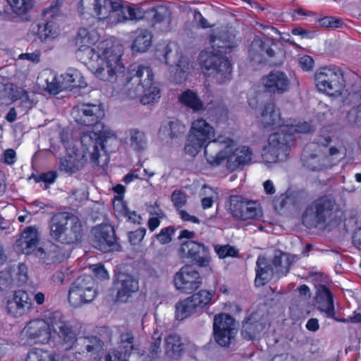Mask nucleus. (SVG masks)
I'll use <instances>...</instances> for the list:
<instances>
[{"label":"nucleus","mask_w":361,"mask_h":361,"mask_svg":"<svg viewBox=\"0 0 361 361\" xmlns=\"http://www.w3.org/2000/svg\"><path fill=\"white\" fill-rule=\"evenodd\" d=\"M98 39L99 34L95 30L80 28L76 37L78 47L77 57L88 66L97 78L106 82L116 81L125 70L121 60L123 46L118 42L106 39L91 47Z\"/></svg>","instance_id":"nucleus-1"},{"label":"nucleus","mask_w":361,"mask_h":361,"mask_svg":"<svg viewBox=\"0 0 361 361\" xmlns=\"http://www.w3.org/2000/svg\"><path fill=\"white\" fill-rule=\"evenodd\" d=\"M104 149L94 142L91 134L82 133L79 140L69 142L66 147V155L59 159V170L72 176L84 169L88 158L95 166L99 164V159Z\"/></svg>","instance_id":"nucleus-2"},{"label":"nucleus","mask_w":361,"mask_h":361,"mask_svg":"<svg viewBox=\"0 0 361 361\" xmlns=\"http://www.w3.org/2000/svg\"><path fill=\"white\" fill-rule=\"evenodd\" d=\"M161 353V334L154 331L148 347V354L141 351L135 344V336L130 331L122 333L116 346L97 361H154Z\"/></svg>","instance_id":"nucleus-3"},{"label":"nucleus","mask_w":361,"mask_h":361,"mask_svg":"<svg viewBox=\"0 0 361 361\" xmlns=\"http://www.w3.org/2000/svg\"><path fill=\"white\" fill-rule=\"evenodd\" d=\"M81 16H92L99 20L113 19L121 23L126 20L142 19L145 11L137 6L123 5L121 0H81L78 8Z\"/></svg>","instance_id":"nucleus-4"},{"label":"nucleus","mask_w":361,"mask_h":361,"mask_svg":"<svg viewBox=\"0 0 361 361\" xmlns=\"http://www.w3.org/2000/svg\"><path fill=\"white\" fill-rule=\"evenodd\" d=\"M204 156L211 166H219L226 160V167L231 171L248 164L252 159V153L248 147H237L232 138L221 135L205 146Z\"/></svg>","instance_id":"nucleus-5"},{"label":"nucleus","mask_w":361,"mask_h":361,"mask_svg":"<svg viewBox=\"0 0 361 361\" xmlns=\"http://www.w3.org/2000/svg\"><path fill=\"white\" fill-rule=\"evenodd\" d=\"M72 115L79 124L91 126V130L82 133H89L101 149L107 147L108 142H117L116 133L99 121L104 116V109L100 104H82L73 109Z\"/></svg>","instance_id":"nucleus-6"},{"label":"nucleus","mask_w":361,"mask_h":361,"mask_svg":"<svg viewBox=\"0 0 361 361\" xmlns=\"http://www.w3.org/2000/svg\"><path fill=\"white\" fill-rule=\"evenodd\" d=\"M153 80L154 74L149 66H137L128 71L125 78L123 94L130 99L142 94L140 102L143 104L157 102L160 98V91Z\"/></svg>","instance_id":"nucleus-7"},{"label":"nucleus","mask_w":361,"mask_h":361,"mask_svg":"<svg viewBox=\"0 0 361 361\" xmlns=\"http://www.w3.org/2000/svg\"><path fill=\"white\" fill-rule=\"evenodd\" d=\"M51 237L62 243L70 244L79 240L82 225L79 219L67 212H59L52 216L49 221Z\"/></svg>","instance_id":"nucleus-8"},{"label":"nucleus","mask_w":361,"mask_h":361,"mask_svg":"<svg viewBox=\"0 0 361 361\" xmlns=\"http://www.w3.org/2000/svg\"><path fill=\"white\" fill-rule=\"evenodd\" d=\"M334 206V201L329 196L317 198L307 208L303 223L309 227L331 224L336 218Z\"/></svg>","instance_id":"nucleus-9"},{"label":"nucleus","mask_w":361,"mask_h":361,"mask_svg":"<svg viewBox=\"0 0 361 361\" xmlns=\"http://www.w3.org/2000/svg\"><path fill=\"white\" fill-rule=\"evenodd\" d=\"M39 241V236L37 228L30 226L21 233L20 238L15 243V249L18 252L25 255L34 253L47 263L54 262L56 256L52 253V251L55 252L56 247L51 245L49 250H45L44 248L37 247Z\"/></svg>","instance_id":"nucleus-10"},{"label":"nucleus","mask_w":361,"mask_h":361,"mask_svg":"<svg viewBox=\"0 0 361 361\" xmlns=\"http://www.w3.org/2000/svg\"><path fill=\"white\" fill-rule=\"evenodd\" d=\"M199 62L206 74L212 76L216 82L223 84L231 79V63L218 53L202 51L199 56Z\"/></svg>","instance_id":"nucleus-11"},{"label":"nucleus","mask_w":361,"mask_h":361,"mask_svg":"<svg viewBox=\"0 0 361 361\" xmlns=\"http://www.w3.org/2000/svg\"><path fill=\"white\" fill-rule=\"evenodd\" d=\"M317 90L330 96L340 95L343 90V78L341 71L336 66H324L314 74Z\"/></svg>","instance_id":"nucleus-12"},{"label":"nucleus","mask_w":361,"mask_h":361,"mask_svg":"<svg viewBox=\"0 0 361 361\" xmlns=\"http://www.w3.org/2000/svg\"><path fill=\"white\" fill-rule=\"evenodd\" d=\"M97 290L94 279L89 275L78 277L71 286L68 302L74 307L92 302L97 296Z\"/></svg>","instance_id":"nucleus-13"},{"label":"nucleus","mask_w":361,"mask_h":361,"mask_svg":"<svg viewBox=\"0 0 361 361\" xmlns=\"http://www.w3.org/2000/svg\"><path fill=\"white\" fill-rule=\"evenodd\" d=\"M292 138L287 132L279 131L269 135L268 144L264 148L262 157L265 161L275 163L286 160L290 152Z\"/></svg>","instance_id":"nucleus-14"},{"label":"nucleus","mask_w":361,"mask_h":361,"mask_svg":"<svg viewBox=\"0 0 361 361\" xmlns=\"http://www.w3.org/2000/svg\"><path fill=\"white\" fill-rule=\"evenodd\" d=\"M54 312H48L44 319L30 320L21 331V335L35 343L47 344L51 338L52 317Z\"/></svg>","instance_id":"nucleus-15"},{"label":"nucleus","mask_w":361,"mask_h":361,"mask_svg":"<svg viewBox=\"0 0 361 361\" xmlns=\"http://www.w3.org/2000/svg\"><path fill=\"white\" fill-rule=\"evenodd\" d=\"M51 322L52 323V330L57 334V338L55 341V347L59 350H75L77 338L75 332L72 330L71 326L63 319V317L60 312H54Z\"/></svg>","instance_id":"nucleus-16"},{"label":"nucleus","mask_w":361,"mask_h":361,"mask_svg":"<svg viewBox=\"0 0 361 361\" xmlns=\"http://www.w3.org/2000/svg\"><path fill=\"white\" fill-rule=\"evenodd\" d=\"M214 336L221 346H228L237 334L235 320L228 314L221 313L214 316Z\"/></svg>","instance_id":"nucleus-17"},{"label":"nucleus","mask_w":361,"mask_h":361,"mask_svg":"<svg viewBox=\"0 0 361 361\" xmlns=\"http://www.w3.org/2000/svg\"><path fill=\"white\" fill-rule=\"evenodd\" d=\"M173 285L176 290L183 293H190L202 284L199 271L192 265L183 266L173 276Z\"/></svg>","instance_id":"nucleus-18"},{"label":"nucleus","mask_w":361,"mask_h":361,"mask_svg":"<svg viewBox=\"0 0 361 361\" xmlns=\"http://www.w3.org/2000/svg\"><path fill=\"white\" fill-rule=\"evenodd\" d=\"M229 210L235 218L243 221L256 219L262 215L261 209L255 202L247 200L239 195L231 197Z\"/></svg>","instance_id":"nucleus-19"},{"label":"nucleus","mask_w":361,"mask_h":361,"mask_svg":"<svg viewBox=\"0 0 361 361\" xmlns=\"http://www.w3.org/2000/svg\"><path fill=\"white\" fill-rule=\"evenodd\" d=\"M104 349V342L96 336H88L78 338L75 344V354L78 359L86 361H94Z\"/></svg>","instance_id":"nucleus-20"},{"label":"nucleus","mask_w":361,"mask_h":361,"mask_svg":"<svg viewBox=\"0 0 361 361\" xmlns=\"http://www.w3.org/2000/svg\"><path fill=\"white\" fill-rule=\"evenodd\" d=\"M179 252L183 258H187L200 267L208 266L211 260L209 249L203 244L192 240L183 243Z\"/></svg>","instance_id":"nucleus-21"},{"label":"nucleus","mask_w":361,"mask_h":361,"mask_svg":"<svg viewBox=\"0 0 361 361\" xmlns=\"http://www.w3.org/2000/svg\"><path fill=\"white\" fill-rule=\"evenodd\" d=\"M268 315L256 312L252 313L243 324L242 335L247 340L259 337L269 326Z\"/></svg>","instance_id":"nucleus-22"},{"label":"nucleus","mask_w":361,"mask_h":361,"mask_svg":"<svg viewBox=\"0 0 361 361\" xmlns=\"http://www.w3.org/2000/svg\"><path fill=\"white\" fill-rule=\"evenodd\" d=\"M258 119L264 128L279 129L282 132H285L288 126L287 119L281 117L280 109L274 103H267L264 106Z\"/></svg>","instance_id":"nucleus-23"},{"label":"nucleus","mask_w":361,"mask_h":361,"mask_svg":"<svg viewBox=\"0 0 361 361\" xmlns=\"http://www.w3.org/2000/svg\"><path fill=\"white\" fill-rule=\"evenodd\" d=\"M92 234V243L95 248L102 252H109L115 249L116 245L114 228L110 225L104 224L94 227Z\"/></svg>","instance_id":"nucleus-24"},{"label":"nucleus","mask_w":361,"mask_h":361,"mask_svg":"<svg viewBox=\"0 0 361 361\" xmlns=\"http://www.w3.org/2000/svg\"><path fill=\"white\" fill-rule=\"evenodd\" d=\"M262 84L266 92L274 94H282L288 91L290 80L282 71H271L262 78Z\"/></svg>","instance_id":"nucleus-25"},{"label":"nucleus","mask_w":361,"mask_h":361,"mask_svg":"<svg viewBox=\"0 0 361 361\" xmlns=\"http://www.w3.org/2000/svg\"><path fill=\"white\" fill-rule=\"evenodd\" d=\"M116 290V300L120 302H126L133 293L139 290L138 281L133 276L124 273L117 275L114 282Z\"/></svg>","instance_id":"nucleus-26"},{"label":"nucleus","mask_w":361,"mask_h":361,"mask_svg":"<svg viewBox=\"0 0 361 361\" xmlns=\"http://www.w3.org/2000/svg\"><path fill=\"white\" fill-rule=\"evenodd\" d=\"M31 306V300L27 292L18 290L8 300L6 308L11 315L20 317L29 310Z\"/></svg>","instance_id":"nucleus-27"},{"label":"nucleus","mask_w":361,"mask_h":361,"mask_svg":"<svg viewBox=\"0 0 361 361\" xmlns=\"http://www.w3.org/2000/svg\"><path fill=\"white\" fill-rule=\"evenodd\" d=\"M173 50L176 51L174 56L178 59L177 61H175L176 68L173 78L176 83H181L186 79V72L189 66L188 60L186 57L178 53V49L175 44H171L166 47L164 58L167 63L170 62L171 58L173 56Z\"/></svg>","instance_id":"nucleus-28"},{"label":"nucleus","mask_w":361,"mask_h":361,"mask_svg":"<svg viewBox=\"0 0 361 361\" xmlns=\"http://www.w3.org/2000/svg\"><path fill=\"white\" fill-rule=\"evenodd\" d=\"M189 135L192 137L200 138L207 145L215 139L214 128L202 118H197L192 123Z\"/></svg>","instance_id":"nucleus-29"},{"label":"nucleus","mask_w":361,"mask_h":361,"mask_svg":"<svg viewBox=\"0 0 361 361\" xmlns=\"http://www.w3.org/2000/svg\"><path fill=\"white\" fill-rule=\"evenodd\" d=\"M38 84L51 94H56L63 90L60 77L49 69L44 70L37 78Z\"/></svg>","instance_id":"nucleus-30"},{"label":"nucleus","mask_w":361,"mask_h":361,"mask_svg":"<svg viewBox=\"0 0 361 361\" xmlns=\"http://www.w3.org/2000/svg\"><path fill=\"white\" fill-rule=\"evenodd\" d=\"M131 49L133 52L143 53L152 46V35L145 28H140L132 33Z\"/></svg>","instance_id":"nucleus-31"},{"label":"nucleus","mask_w":361,"mask_h":361,"mask_svg":"<svg viewBox=\"0 0 361 361\" xmlns=\"http://www.w3.org/2000/svg\"><path fill=\"white\" fill-rule=\"evenodd\" d=\"M297 260V257L288 253H284L281 250H275L271 259V264L275 274L278 276L286 274L293 262Z\"/></svg>","instance_id":"nucleus-32"},{"label":"nucleus","mask_w":361,"mask_h":361,"mask_svg":"<svg viewBox=\"0 0 361 361\" xmlns=\"http://www.w3.org/2000/svg\"><path fill=\"white\" fill-rule=\"evenodd\" d=\"M11 7L13 13H6L4 18L6 20L16 22L18 17L29 12L34 6L33 0H6Z\"/></svg>","instance_id":"nucleus-33"},{"label":"nucleus","mask_w":361,"mask_h":361,"mask_svg":"<svg viewBox=\"0 0 361 361\" xmlns=\"http://www.w3.org/2000/svg\"><path fill=\"white\" fill-rule=\"evenodd\" d=\"M275 274L272 265L268 264L264 256H259L256 262V277L255 280L257 286L267 283Z\"/></svg>","instance_id":"nucleus-34"},{"label":"nucleus","mask_w":361,"mask_h":361,"mask_svg":"<svg viewBox=\"0 0 361 361\" xmlns=\"http://www.w3.org/2000/svg\"><path fill=\"white\" fill-rule=\"evenodd\" d=\"M63 90L77 87H85L87 83L82 73L74 68H69L66 73L60 75Z\"/></svg>","instance_id":"nucleus-35"},{"label":"nucleus","mask_w":361,"mask_h":361,"mask_svg":"<svg viewBox=\"0 0 361 361\" xmlns=\"http://www.w3.org/2000/svg\"><path fill=\"white\" fill-rule=\"evenodd\" d=\"M318 295V309L324 312L327 317L334 318L335 312L332 295L329 290L324 286H320Z\"/></svg>","instance_id":"nucleus-36"},{"label":"nucleus","mask_w":361,"mask_h":361,"mask_svg":"<svg viewBox=\"0 0 361 361\" xmlns=\"http://www.w3.org/2000/svg\"><path fill=\"white\" fill-rule=\"evenodd\" d=\"M126 142L137 152L144 151L147 147V139L145 132L137 128L128 130Z\"/></svg>","instance_id":"nucleus-37"},{"label":"nucleus","mask_w":361,"mask_h":361,"mask_svg":"<svg viewBox=\"0 0 361 361\" xmlns=\"http://www.w3.org/2000/svg\"><path fill=\"white\" fill-rule=\"evenodd\" d=\"M332 141L333 140L330 136L326 135H321L317 138V143H312L310 145L308 146V149H315L317 146L319 147L322 146L324 148L322 154L324 157L326 156V152H328V155L329 157H337L342 149V144L341 142L338 141L335 146L330 147L329 149H326V147L329 146Z\"/></svg>","instance_id":"nucleus-38"},{"label":"nucleus","mask_w":361,"mask_h":361,"mask_svg":"<svg viewBox=\"0 0 361 361\" xmlns=\"http://www.w3.org/2000/svg\"><path fill=\"white\" fill-rule=\"evenodd\" d=\"M178 101L181 104L192 109L194 111L204 110V102L198 94L191 90H186L180 94Z\"/></svg>","instance_id":"nucleus-39"},{"label":"nucleus","mask_w":361,"mask_h":361,"mask_svg":"<svg viewBox=\"0 0 361 361\" xmlns=\"http://www.w3.org/2000/svg\"><path fill=\"white\" fill-rule=\"evenodd\" d=\"M267 54L269 56H274V51L267 47L264 42L259 38L255 39L249 49V55L252 60L261 62L262 57Z\"/></svg>","instance_id":"nucleus-40"},{"label":"nucleus","mask_w":361,"mask_h":361,"mask_svg":"<svg viewBox=\"0 0 361 361\" xmlns=\"http://www.w3.org/2000/svg\"><path fill=\"white\" fill-rule=\"evenodd\" d=\"M164 348L168 356L178 357L183 350V343L178 335L171 334L165 339Z\"/></svg>","instance_id":"nucleus-41"},{"label":"nucleus","mask_w":361,"mask_h":361,"mask_svg":"<svg viewBox=\"0 0 361 361\" xmlns=\"http://www.w3.org/2000/svg\"><path fill=\"white\" fill-rule=\"evenodd\" d=\"M286 123L288 126L286 127V130L290 137L295 134L308 133L314 130V126L309 122L287 119Z\"/></svg>","instance_id":"nucleus-42"},{"label":"nucleus","mask_w":361,"mask_h":361,"mask_svg":"<svg viewBox=\"0 0 361 361\" xmlns=\"http://www.w3.org/2000/svg\"><path fill=\"white\" fill-rule=\"evenodd\" d=\"M192 301L188 297L176 304V318L177 319L183 320L197 310Z\"/></svg>","instance_id":"nucleus-43"},{"label":"nucleus","mask_w":361,"mask_h":361,"mask_svg":"<svg viewBox=\"0 0 361 361\" xmlns=\"http://www.w3.org/2000/svg\"><path fill=\"white\" fill-rule=\"evenodd\" d=\"M37 27V35L42 41L53 39L59 34V27L53 21H49L43 25L39 24Z\"/></svg>","instance_id":"nucleus-44"},{"label":"nucleus","mask_w":361,"mask_h":361,"mask_svg":"<svg viewBox=\"0 0 361 361\" xmlns=\"http://www.w3.org/2000/svg\"><path fill=\"white\" fill-rule=\"evenodd\" d=\"M214 296V292L208 291L207 290H200L196 293H194L190 298L193 302L197 310L202 309L205 306L211 303L212 299Z\"/></svg>","instance_id":"nucleus-45"},{"label":"nucleus","mask_w":361,"mask_h":361,"mask_svg":"<svg viewBox=\"0 0 361 361\" xmlns=\"http://www.w3.org/2000/svg\"><path fill=\"white\" fill-rule=\"evenodd\" d=\"M310 149L308 147L303 154V162L304 165L309 169L312 171H319L322 169L324 166V164L321 163V157H322L321 154H310L307 155V151Z\"/></svg>","instance_id":"nucleus-46"},{"label":"nucleus","mask_w":361,"mask_h":361,"mask_svg":"<svg viewBox=\"0 0 361 361\" xmlns=\"http://www.w3.org/2000/svg\"><path fill=\"white\" fill-rule=\"evenodd\" d=\"M206 145V142L201 140L200 138L195 137H192V136L188 135V142L185 146V151L191 156H195L203 146L205 147Z\"/></svg>","instance_id":"nucleus-47"},{"label":"nucleus","mask_w":361,"mask_h":361,"mask_svg":"<svg viewBox=\"0 0 361 361\" xmlns=\"http://www.w3.org/2000/svg\"><path fill=\"white\" fill-rule=\"evenodd\" d=\"M89 268L98 280L104 281L109 279V274L102 264L99 263L92 264Z\"/></svg>","instance_id":"nucleus-48"},{"label":"nucleus","mask_w":361,"mask_h":361,"mask_svg":"<svg viewBox=\"0 0 361 361\" xmlns=\"http://www.w3.org/2000/svg\"><path fill=\"white\" fill-rule=\"evenodd\" d=\"M214 250L220 258L226 257H234L237 255L236 250L228 245H215Z\"/></svg>","instance_id":"nucleus-49"},{"label":"nucleus","mask_w":361,"mask_h":361,"mask_svg":"<svg viewBox=\"0 0 361 361\" xmlns=\"http://www.w3.org/2000/svg\"><path fill=\"white\" fill-rule=\"evenodd\" d=\"M171 201L176 208H181L187 202V195L185 192L176 190L172 193Z\"/></svg>","instance_id":"nucleus-50"},{"label":"nucleus","mask_w":361,"mask_h":361,"mask_svg":"<svg viewBox=\"0 0 361 361\" xmlns=\"http://www.w3.org/2000/svg\"><path fill=\"white\" fill-rule=\"evenodd\" d=\"M175 229L173 226L162 228L159 234L157 235V240L161 244H166L171 241V235L173 234Z\"/></svg>","instance_id":"nucleus-51"},{"label":"nucleus","mask_w":361,"mask_h":361,"mask_svg":"<svg viewBox=\"0 0 361 361\" xmlns=\"http://www.w3.org/2000/svg\"><path fill=\"white\" fill-rule=\"evenodd\" d=\"M113 206L115 213H116L118 215L125 216L126 214H128L129 209L122 198L114 197Z\"/></svg>","instance_id":"nucleus-52"},{"label":"nucleus","mask_w":361,"mask_h":361,"mask_svg":"<svg viewBox=\"0 0 361 361\" xmlns=\"http://www.w3.org/2000/svg\"><path fill=\"white\" fill-rule=\"evenodd\" d=\"M168 121L171 127L170 130L174 137H177L178 135L183 133L185 131V126L178 120L176 118H171Z\"/></svg>","instance_id":"nucleus-53"},{"label":"nucleus","mask_w":361,"mask_h":361,"mask_svg":"<svg viewBox=\"0 0 361 361\" xmlns=\"http://www.w3.org/2000/svg\"><path fill=\"white\" fill-rule=\"evenodd\" d=\"M149 12L153 14V17L156 22L163 20L169 15L168 9L163 6L152 8Z\"/></svg>","instance_id":"nucleus-54"},{"label":"nucleus","mask_w":361,"mask_h":361,"mask_svg":"<svg viewBox=\"0 0 361 361\" xmlns=\"http://www.w3.org/2000/svg\"><path fill=\"white\" fill-rule=\"evenodd\" d=\"M146 233L145 228H138L135 231L128 233L129 241L132 245L138 244L145 237Z\"/></svg>","instance_id":"nucleus-55"},{"label":"nucleus","mask_w":361,"mask_h":361,"mask_svg":"<svg viewBox=\"0 0 361 361\" xmlns=\"http://www.w3.org/2000/svg\"><path fill=\"white\" fill-rule=\"evenodd\" d=\"M299 66L303 71H310L313 68L314 61L310 56L304 55L299 59Z\"/></svg>","instance_id":"nucleus-56"},{"label":"nucleus","mask_w":361,"mask_h":361,"mask_svg":"<svg viewBox=\"0 0 361 361\" xmlns=\"http://www.w3.org/2000/svg\"><path fill=\"white\" fill-rule=\"evenodd\" d=\"M170 128L171 127L168 121H166L162 123L159 133V135L161 139L165 140L167 138H174V136L172 135V133L170 130Z\"/></svg>","instance_id":"nucleus-57"},{"label":"nucleus","mask_w":361,"mask_h":361,"mask_svg":"<svg viewBox=\"0 0 361 361\" xmlns=\"http://www.w3.org/2000/svg\"><path fill=\"white\" fill-rule=\"evenodd\" d=\"M19 59L27 60L33 63H38L40 60V51H35L32 53L21 54L18 56Z\"/></svg>","instance_id":"nucleus-58"},{"label":"nucleus","mask_w":361,"mask_h":361,"mask_svg":"<svg viewBox=\"0 0 361 361\" xmlns=\"http://www.w3.org/2000/svg\"><path fill=\"white\" fill-rule=\"evenodd\" d=\"M28 269L24 264H20L18 268V277L20 283H25L28 279Z\"/></svg>","instance_id":"nucleus-59"},{"label":"nucleus","mask_w":361,"mask_h":361,"mask_svg":"<svg viewBox=\"0 0 361 361\" xmlns=\"http://www.w3.org/2000/svg\"><path fill=\"white\" fill-rule=\"evenodd\" d=\"M200 196L216 200L218 197V193L213 188L204 185L201 190Z\"/></svg>","instance_id":"nucleus-60"},{"label":"nucleus","mask_w":361,"mask_h":361,"mask_svg":"<svg viewBox=\"0 0 361 361\" xmlns=\"http://www.w3.org/2000/svg\"><path fill=\"white\" fill-rule=\"evenodd\" d=\"M11 283V276L8 273L0 272V291L9 287Z\"/></svg>","instance_id":"nucleus-61"},{"label":"nucleus","mask_w":361,"mask_h":361,"mask_svg":"<svg viewBox=\"0 0 361 361\" xmlns=\"http://www.w3.org/2000/svg\"><path fill=\"white\" fill-rule=\"evenodd\" d=\"M4 161L8 164H13L16 161V152L13 149H9L4 152L3 157Z\"/></svg>","instance_id":"nucleus-62"},{"label":"nucleus","mask_w":361,"mask_h":361,"mask_svg":"<svg viewBox=\"0 0 361 361\" xmlns=\"http://www.w3.org/2000/svg\"><path fill=\"white\" fill-rule=\"evenodd\" d=\"M264 192L268 195H272L276 192V188L272 180H267L263 183Z\"/></svg>","instance_id":"nucleus-63"},{"label":"nucleus","mask_w":361,"mask_h":361,"mask_svg":"<svg viewBox=\"0 0 361 361\" xmlns=\"http://www.w3.org/2000/svg\"><path fill=\"white\" fill-rule=\"evenodd\" d=\"M320 23L322 26L325 27L333 26L338 27L340 25V21L338 20H334L330 17H325L320 20Z\"/></svg>","instance_id":"nucleus-64"}]
</instances>
